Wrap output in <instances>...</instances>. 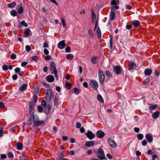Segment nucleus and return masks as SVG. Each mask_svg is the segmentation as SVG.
<instances>
[{
	"label": "nucleus",
	"instance_id": "obj_1",
	"mask_svg": "<svg viewBox=\"0 0 160 160\" xmlns=\"http://www.w3.org/2000/svg\"><path fill=\"white\" fill-rule=\"evenodd\" d=\"M50 68L52 72V73H53L56 78H58V71L56 68V63L53 62H51L50 63Z\"/></svg>",
	"mask_w": 160,
	"mask_h": 160
},
{
	"label": "nucleus",
	"instance_id": "obj_2",
	"mask_svg": "<svg viewBox=\"0 0 160 160\" xmlns=\"http://www.w3.org/2000/svg\"><path fill=\"white\" fill-rule=\"evenodd\" d=\"M44 123L45 121H44L42 120H40L38 117L36 116L34 119L33 126L38 127L40 125L44 124Z\"/></svg>",
	"mask_w": 160,
	"mask_h": 160
},
{
	"label": "nucleus",
	"instance_id": "obj_3",
	"mask_svg": "<svg viewBox=\"0 0 160 160\" xmlns=\"http://www.w3.org/2000/svg\"><path fill=\"white\" fill-rule=\"evenodd\" d=\"M98 77L100 83L102 84L105 79V76L103 72L101 70L98 71Z\"/></svg>",
	"mask_w": 160,
	"mask_h": 160
},
{
	"label": "nucleus",
	"instance_id": "obj_4",
	"mask_svg": "<svg viewBox=\"0 0 160 160\" xmlns=\"http://www.w3.org/2000/svg\"><path fill=\"white\" fill-rule=\"evenodd\" d=\"M98 157L101 160H102L105 158V154L103 149L101 148H99L98 151Z\"/></svg>",
	"mask_w": 160,
	"mask_h": 160
},
{
	"label": "nucleus",
	"instance_id": "obj_5",
	"mask_svg": "<svg viewBox=\"0 0 160 160\" xmlns=\"http://www.w3.org/2000/svg\"><path fill=\"white\" fill-rule=\"evenodd\" d=\"M36 116H34V113L32 112L29 116V118L28 120V121L27 125L30 126L32 124L33 122L34 123V120Z\"/></svg>",
	"mask_w": 160,
	"mask_h": 160
},
{
	"label": "nucleus",
	"instance_id": "obj_6",
	"mask_svg": "<svg viewBox=\"0 0 160 160\" xmlns=\"http://www.w3.org/2000/svg\"><path fill=\"white\" fill-rule=\"evenodd\" d=\"M113 72H115L117 75H118L121 73L122 70V68L119 66H115L113 67Z\"/></svg>",
	"mask_w": 160,
	"mask_h": 160
},
{
	"label": "nucleus",
	"instance_id": "obj_7",
	"mask_svg": "<svg viewBox=\"0 0 160 160\" xmlns=\"http://www.w3.org/2000/svg\"><path fill=\"white\" fill-rule=\"evenodd\" d=\"M52 94V92L51 89H48L45 95L46 100L48 102H49L50 101Z\"/></svg>",
	"mask_w": 160,
	"mask_h": 160
},
{
	"label": "nucleus",
	"instance_id": "obj_8",
	"mask_svg": "<svg viewBox=\"0 0 160 160\" xmlns=\"http://www.w3.org/2000/svg\"><path fill=\"white\" fill-rule=\"evenodd\" d=\"M90 85L95 90H97L98 88V83L95 80H92L90 81Z\"/></svg>",
	"mask_w": 160,
	"mask_h": 160
},
{
	"label": "nucleus",
	"instance_id": "obj_9",
	"mask_svg": "<svg viewBox=\"0 0 160 160\" xmlns=\"http://www.w3.org/2000/svg\"><path fill=\"white\" fill-rule=\"evenodd\" d=\"M108 142L111 147L112 148H115L117 147V144L114 140L108 138Z\"/></svg>",
	"mask_w": 160,
	"mask_h": 160
},
{
	"label": "nucleus",
	"instance_id": "obj_10",
	"mask_svg": "<svg viewBox=\"0 0 160 160\" xmlns=\"http://www.w3.org/2000/svg\"><path fill=\"white\" fill-rule=\"evenodd\" d=\"M87 137L90 139H92L95 137V135L91 131H88L87 133L86 134Z\"/></svg>",
	"mask_w": 160,
	"mask_h": 160
},
{
	"label": "nucleus",
	"instance_id": "obj_11",
	"mask_svg": "<svg viewBox=\"0 0 160 160\" xmlns=\"http://www.w3.org/2000/svg\"><path fill=\"white\" fill-rule=\"evenodd\" d=\"M65 46V41L64 40L60 41L58 44V47L59 49H63Z\"/></svg>",
	"mask_w": 160,
	"mask_h": 160
},
{
	"label": "nucleus",
	"instance_id": "obj_12",
	"mask_svg": "<svg viewBox=\"0 0 160 160\" xmlns=\"http://www.w3.org/2000/svg\"><path fill=\"white\" fill-rule=\"evenodd\" d=\"M104 135V133L100 130L98 131L96 133L97 136L100 138H102Z\"/></svg>",
	"mask_w": 160,
	"mask_h": 160
},
{
	"label": "nucleus",
	"instance_id": "obj_13",
	"mask_svg": "<svg viewBox=\"0 0 160 160\" xmlns=\"http://www.w3.org/2000/svg\"><path fill=\"white\" fill-rule=\"evenodd\" d=\"M145 138L149 142H151L152 141L153 138L151 134H146L145 135Z\"/></svg>",
	"mask_w": 160,
	"mask_h": 160
},
{
	"label": "nucleus",
	"instance_id": "obj_14",
	"mask_svg": "<svg viewBox=\"0 0 160 160\" xmlns=\"http://www.w3.org/2000/svg\"><path fill=\"white\" fill-rule=\"evenodd\" d=\"M44 108L45 113L47 114H49L50 110V106L49 104H47L46 106L44 107Z\"/></svg>",
	"mask_w": 160,
	"mask_h": 160
},
{
	"label": "nucleus",
	"instance_id": "obj_15",
	"mask_svg": "<svg viewBox=\"0 0 160 160\" xmlns=\"http://www.w3.org/2000/svg\"><path fill=\"white\" fill-rule=\"evenodd\" d=\"M46 79L48 82H52L54 81V78L52 75H49L47 76Z\"/></svg>",
	"mask_w": 160,
	"mask_h": 160
},
{
	"label": "nucleus",
	"instance_id": "obj_16",
	"mask_svg": "<svg viewBox=\"0 0 160 160\" xmlns=\"http://www.w3.org/2000/svg\"><path fill=\"white\" fill-rule=\"evenodd\" d=\"M136 67V63L133 62L131 61L130 62V64L128 66L129 69H133Z\"/></svg>",
	"mask_w": 160,
	"mask_h": 160
},
{
	"label": "nucleus",
	"instance_id": "obj_17",
	"mask_svg": "<svg viewBox=\"0 0 160 160\" xmlns=\"http://www.w3.org/2000/svg\"><path fill=\"white\" fill-rule=\"evenodd\" d=\"M152 73V70L150 68L146 69L144 71V74L145 76H150Z\"/></svg>",
	"mask_w": 160,
	"mask_h": 160
},
{
	"label": "nucleus",
	"instance_id": "obj_18",
	"mask_svg": "<svg viewBox=\"0 0 160 160\" xmlns=\"http://www.w3.org/2000/svg\"><path fill=\"white\" fill-rule=\"evenodd\" d=\"M94 145V142L93 141H89L86 142L85 146L87 147L93 146Z\"/></svg>",
	"mask_w": 160,
	"mask_h": 160
},
{
	"label": "nucleus",
	"instance_id": "obj_19",
	"mask_svg": "<svg viewBox=\"0 0 160 160\" xmlns=\"http://www.w3.org/2000/svg\"><path fill=\"white\" fill-rule=\"evenodd\" d=\"M116 16V13L114 12V10H111L110 15V18L111 20L112 21L114 20Z\"/></svg>",
	"mask_w": 160,
	"mask_h": 160
},
{
	"label": "nucleus",
	"instance_id": "obj_20",
	"mask_svg": "<svg viewBox=\"0 0 160 160\" xmlns=\"http://www.w3.org/2000/svg\"><path fill=\"white\" fill-rule=\"evenodd\" d=\"M140 22L138 20H135L132 22V25L135 28L138 27L140 25Z\"/></svg>",
	"mask_w": 160,
	"mask_h": 160
},
{
	"label": "nucleus",
	"instance_id": "obj_21",
	"mask_svg": "<svg viewBox=\"0 0 160 160\" xmlns=\"http://www.w3.org/2000/svg\"><path fill=\"white\" fill-rule=\"evenodd\" d=\"M27 86L28 85L27 84H23L20 87L19 89L21 91H23L26 89Z\"/></svg>",
	"mask_w": 160,
	"mask_h": 160
},
{
	"label": "nucleus",
	"instance_id": "obj_22",
	"mask_svg": "<svg viewBox=\"0 0 160 160\" xmlns=\"http://www.w3.org/2000/svg\"><path fill=\"white\" fill-rule=\"evenodd\" d=\"M159 116V113L158 111L154 112L152 114V117L154 119H156Z\"/></svg>",
	"mask_w": 160,
	"mask_h": 160
},
{
	"label": "nucleus",
	"instance_id": "obj_23",
	"mask_svg": "<svg viewBox=\"0 0 160 160\" xmlns=\"http://www.w3.org/2000/svg\"><path fill=\"white\" fill-rule=\"evenodd\" d=\"M31 32V31L30 29L29 28H27L25 29V30L24 31V34L27 37H28L30 33Z\"/></svg>",
	"mask_w": 160,
	"mask_h": 160
},
{
	"label": "nucleus",
	"instance_id": "obj_24",
	"mask_svg": "<svg viewBox=\"0 0 160 160\" xmlns=\"http://www.w3.org/2000/svg\"><path fill=\"white\" fill-rule=\"evenodd\" d=\"M105 74L106 76L109 78H112V74L108 70L105 71Z\"/></svg>",
	"mask_w": 160,
	"mask_h": 160
},
{
	"label": "nucleus",
	"instance_id": "obj_25",
	"mask_svg": "<svg viewBox=\"0 0 160 160\" xmlns=\"http://www.w3.org/2000/svg\"><path fill=\"white\" fill-rule=\"evenodd\" d=\"M23 148V144L20 142L18 143L17 144V149L18 150H21Z\"/></svg>",
	"mask_w": 160,
	"mask_h": 160
},
{
	"label": "nucleus",
	"instance_id": "obj_26",
	"mask_svg": "<svg viewBox=\"0 0 160 160\" xmlns=\"http://www.w3.org/2000/svg\"><path fill=\"white\" fill-rule=\"evenodd\" d=\"M73 57L74 56L72 54H69L67 55L66 58L68 60L71 61Z\"/></svg>",
	"mask_w": 160,
	"mask_h": 160
},
{
	"label": "nucleus",
	"instance_id": "obj_27",
	"mask_svg": "<svg viewBox=\"0 0 160 160\" xmlns=\"http://www.w3.org/2000/svg\"><path fill=\"white\" fill-rule=\"evenodd\" d=\"M98 58L97 56H95L92 58L91 59L92 62L94 64H96L97 63V60Z\"/></svg>",
	"mask_w": 160,
	"mask_h": 160
},
{
	"label": "nucleus",
	"instance_id": "obj_28",
	"mask_svg": "<svg viewBox=\"0 0 160 160\" xmlns=\"http://www.w3.org/2000/svg\"><path fill=\"white\" fill-rule=\"evenodd\" d=\"M97 34L98 37L100 38L101 37V33L100 30V29L99 27L98 28L97 30Z\"/></svg>",
	"mask_w": 160,
	"mask_h": 160
},
{
	"label": "nucleus",
	"instance_id": "obj_29",
	"mask_svg": "<svg viewBox=\"0 0 160 160\" xmlns=\"http://www.w3.org/2000/svg\"><path fill=\"white\" fill-rule=\"evenodd\" d=\"M29 112H32V110L34 108V107L33 106V103L32 102H30L29 103Z\"/></svg>",
	"mask_w": 160,
	"mask_h": 160
},
{
	"label": "nucleus",
	"instance_id": "obj_30",
	"mask_svg": "<svg viewBox=\"0 0 160 160\" xmlns=\"http://www.w3.org/2000/svg\"><path fill=\"white\" fill-rule=\"evenodd\" d=\"M158 106L157 104L154 105H150L149 106V109H150L154 110L157 108Z\"/></svg>",
	"mask_w": 160,
	"mask_h": 160
},
{
	"label": "nucleus",
	"instance_id": "obj_31",
	"mask_svg": "<svg viewBox=\"0 0 160 160\" xmlns=\"http://www.w3.org/2000/svg\"><path fill=\"white\" fill-rule=\"evenodd\" d=\"M10 13L12 16L14 17L17 15V12L16 10H13L11 11Z\"/></svg>",
	"mask_w": 160,
	"mask_h": 160
},
{
	"label": "nucleus",
	"instance_id": "obj_32",
	"mask_svg": "<svg viewBox=\"0 0 160 160\" xmlns=\"http://www.w3.org/2000/svg\"><path fill=\"white\" fill-rule=\"evenodd\" d=\"M119 0H112L111 2V4L112 5H116L119 3Z\"/></svg>",
	"mask_w": 160,
	"mask_h": 160
},
{
	"label": "nucleus",
	"instance_id": "obj_33",
	"mask_svg": "<svg viewBox=\"0 0 160 160\" xmlns=\"http://www.w3.org/2000/svg\"><path fill=\"white\" fill-rule=\"evenodd\" d=\"M54 104L55 105H57L58 104L59 99L58 98L55 97L54 100Z\"/></svg>",
	"mask_w": 160,
	"mask_h": 160
},
{
	"label": "nucleus",
	"instance_id": "obj_34",
	"mask_svg": "<svg viewBox=\"0 0 160 160\" xmlns=\"http://www.w3.org/2000/svg\"><path fill=\"white\" fill-rule=\"evenodd\" d=\"M98 99L101 102H103L104 100L102 96L100 94H98L97 96Z\"/></svg>",
	"mask_w": 160,
	"mask_h": 160
},
{
	"label": "nucleus",
	"instance_id": "obj_35",
	"mask_svg": "<svg viewBox=\"0 0 160 160\" xmlns=\"http://www.w3.org/2000/svg\"><path fill=\"white\" fill-rule=\"evenodd\" d=\"M23 12V8L22 6H21L18 8V12L19 14H22Z\"/></svg>",
	"mask_w": 160,
	"mask_h": 160
},
{
	"label": "nucleus",
	"instance_id": "obj_36",
	"mask_svg": "<svg viewBox=\"0 0 160 160\" xmlns=\"http://www.w3.org/2000/svg\"><path fill=\"white\" fill-rule=\"evenodd\" d=\"M8 5L9 8H13L16 5V3L14 2L12 3L8 4Z\"/></svg>",
	"mask_w": 160,
	"mask_h": 160
},
{
	"label": "nucleus",
	"instance_id": "obj_37",
	"mask_svg": "<svg viewBox=\"0 0 160 160\" xmlns=\"http://www.w3.org/2000/svg\"><path fill=\"white\" fill-rule=\"evenodd\" d=\"M92 19L93 21L95 20L96 18V16L95 13L92 9Z\"/></svg>",
	"mask_w": 160,
	"mask_h": 160
},
{
	"label": "nucleus",
	"instance_id": "obj_38",
	"mask_svg": "<svg viewBox=\"0 0 160 160\" xmlns=\"http://www.w3.org/2000/svg\"><path fill=\"white\" fill-rule=\"evenodd\" d=\"M88 34H89V36L91 37V38L93 37V33L92 31L91 30V29L88 30Z\"/></svg>",
	"mask_w": 160,
	"mask_h": 160
},
{
	"label": "nucleus",
	"instance_id": "obj_39",
	"mask_svg": "<svg viewBox=\"0 0 160 160\" xmlns=\"http://www.w3.org/2000/svg\"><path fill=\"white\" fill-rule=\"evenodd\" d=\"M7 155L9 158H12L14 157V155L12 152H9L7 153Z\"/></svg>",
	"mask_w": 160,
	"mask_h": 160
},
{
	"label": "nucleus",
	"instance_id": "obj_40",
	"mask_svg": "<svg viewBox=\"0 0 160 160\" xmlns=\"http://www.w3.org/2000/svg\"><path fill=\"white\" fill-rule=\"evenodd\" d=\"M74 92L76 94H78L79 93V90L77 88H74Z\"/></svg>",
	"mask_w": 160,
	"mask_h": 160
},
{
	"label": "nucleus",
	"instance_id": "obj_41",
	"mask_svg": "<svg viewBox=\"0 0 160 160\" xmlns=\"http://www.w3.org/2000/svg\"><path fill=\"white\" fill-rule=\"evenodd\" d=\"M20 23L21 25H22L25 27H27L28 26V24L25 22L24 20L22 21Z\"/></svg>",
	"mask_w": 160,
	"mask_h": 160
},
{
	"label": "nucleus",
	"instance_id": "obj_42",
	"mask_svg": "<svg viewBox=\"0 0 160 160\" xmlns=\"http://www.w3.org/2000/svg\"><path fill=\"white\" fill-rule=\"evenodd\" d=\"M137 137L139 140H141L143 139V136L142 134H139L138 135Z\"/></svg>",
	"mask_w": 160,
	"mask_h": 160
},
{
	"label": "nucleus",
	"instance_id": "obj_43",
	"mask_svg": "<svg viewBox=\"0 0 160 160\" xmlns=\"http://www.w3.org/2000/svg\"><path fill=\"white\" fill-rule=\"evenodd\" d=\"M38 111L40 112H42L43 110V108L41 106H38Z\"/></svg>",
	"mask_w": 160,
	"mask_h": 160
},
{
	"label": "nucleus",
	"instance_id": "obj_44",
	"mask_svg": "<svg viewBox=\"0 0 160 160\" xmlns=\"http://www.w3.org/2000/svg\"><path fill=\"white\" fill-rule=\"evenodd\" d=\"M26 49L27 52H29L31 50V48L29 45H27L26 46Z\"/></svg>",
	"mask_w": 160,
	"mask_h": 160
},
{
	"label": "nucleus",
	"instance_id": "obj_45",
	"mask_svg": "<svg viewBox=\"0 0 160 160\" xmlns=\"http://www.w3.org/2000/svg\"><path fill=\"white\" fill-rule=\"evenodd\" d=\"M2 68L3 70L4 71H7V70L8 68V66L7 65H4L2 67Z\"/></svg>",
	"mask_w": 160,
	"mask_h": 160
},
{
	"label": "nucleus",
	"instance_id": "obj_46",
	"mask_svg": "<svg viewBox=\"0 0 160 160\" xmlns=\"http://www.w3.org/2000/svg\"><path fill=\"white\" fill-rule=\"evenodd\" d=\"M65 86L67 87H68L69 88H71L72 85L70 83L68 82L66 83Z\"/></svg>",
	"mask_w": 160,
	"mask_h": 160
},
{
	"label": "nucleus",
	"instance_id": "obj_47",
	"mask_svg": "<svg viewBox=\"0 0 160 160\" xmlns=\"http://www.w3.org/2000/svg\"><path fill=\"white\" fill-rule=\"evenodd\" d=\"M119 6L118 5H115L112 7L111 10H114V9H118L119 8Z\"/></svg>",
	"mask_w": 160,
	"mask_h": 160
},
{
	"label": "nucleus",
	"instance_id": "obj_48",
	"mask_svg": "<svg viewBox=\"0 0 160 160\" xmlns=\"http://www.w3.org/2000/svg\"><path fill=\"white\" fill-rule=\"evenodd\" d=\"M20 68L17 67L15 69V72L16 73H18L20 72Z\"/></svg>",
	"mask_w": 160,
	"mask_h": 160
},
{
	"label": "nucleus",
	"instance_id": "obj_49",
	"mask_svg": "<svg viewBox=\"0 0 160 160\" xmlns=\"http://www.w3.org/2000/svg\"><path fill=\"white\" fill-rule=\"evenodd\" d=\"M16 58V55L14 54H12L11 56V58L12 59H15Z\"/></svg>",
	"mask_w": 160,
	"mask_h": 160
},
{
	"label": "nucleus",
	"instance_id": "obj_50",
	"mask_svg": "<svg viewBox=\"0 0 160 160\" xmlns=\"http://www.w3.org/2000/svg\"><path fill=\"white\" fill-rule=\"evenodd\" d=\"M132 27V26L131 25H127L126 26V28L128 30H130Z\"/></svg>",
	"mask_w": 160,
	"mask_h": 160
},
{
	"label": "nucleus",
	"instance_id": "obj_51",
	"mask_svg": "<svg viewBox=\"0 0 160 160\" xmlns=\"http://www.w3.org/2000/svg\"><path fill=\"white\" fill-rule=\"evenodd\" d=\"M76 128H80L81 126V123L78 122H77L76 123Z\"/></svg>",
	"mask_w": 160,
	"mask_h": 160
},
{
	"label": "nucleus",
	"instance_id": "obj_52",
	"mask_svg": "<svg viewBox=\"0 0 160 160\" xmlns=\"http://www.w3.org/2000/svg\"><path fill=\"white\" fill-rule=\"evenodd\" d=\"M44 53L46 55H48L49 53V51L47 49L45 48L44 50Z\"/></svg>",
	"mask_w": 160,
	"mask_h": 160
},
{
	"label": "nucleus",
	"instance_id": "obj_53",
	"mask_svg": "<svg viewBox=\"0 0 160 160\" xmlns=\"http://www.w3.org/2000/svg\"><path fill=\"white\" fill-rule=\"evenodd\" d=\"M41 104L43 107L46 106L47 104H46V102L44 100H43L41 102Z\"/></svg>",
	"mask_w": 160,
	"mask_h": 160
},
{
	"label": "nucleus",
	"instance_id": "obj_54",
	"mask_svg": "<svg viewBox=\"0 0 160 160\" xmlns=\"http://www.w3.org/2000/svg\"><path fill=\"white\" fill-rule=\"evenodd\" d=\"M142 145L145 146L147 145V142L146 140H144L142 141Z\"/></svg>",
	"mask_w": 160,
	"mask_h": 160
},
{
	"label": "nucleus",
	"instance_id": "obj_55",
	"mask_svg": "<svg viewBox=\"0 0 160 160\" xmlns=\"http://www.w3.org/2000/svg\"><path fill=\"white\" fill-rule=\"evenodd\" d=\"M38 99V97L36 95H34V99H33L34 102V103H36Z\"/></svg>",
	"mask_w": 160,
	"mask_h": 160
},
{
	"label": "nucleus",
	"instance_id": "obj_56",
	"mask_svg": "<svg viewBox=\"0 0 160 160\" xmlns=\"http://www.w3.org/2000/svg\"><path fill=\"white\" fill-rule=\"evenodd\" d=\"M32 59L35 61H37L38 59V58L37 56H34L32 57Z\"/></svg>",
	"mask_w": 160,
	"mask_h": 160
},
{
	"label": "nucleus",
	"instance_id": "obj_57",
	"mask_svg": "<svg viewBox=\"0 0 160 160\" xmlns=\"http://www.w3.org/2000/svg\"><path fill=\"white\" fill-rule=\"evenodd\" d=\"M112 36L111 37L110 40V45L111 48H112Z\"/></svg>",
	"mask_w": 160,
	"mask_h": 160
},
{
	"label": "nucleus",
	"instance_id": "obj_58",
	"mask_svg": "<svg viewBox=\"0 0 160 160\" xmlns=\"http://www.w3.org/2000/svg\"><path fill=\"white\" fill-rule=\"evenodd\" d=\"M63 159H64L63 156L62 154L61 153L59 156L58 160H62Z\"/></svg>",
	"mask_w": 160,
	"mask_h": 160
},
{
	"label": "nucleus",
	"instance_id": "obj_59",
	"mask_svg": "<svg viewBox=\"0 0 160 160\" xmlns=\"http://www.w3.org/2000/svg\"><path fill=\"white\" fill-rule=\"evenodd\" d=\"M70 50H71V48H70V47H66L65 49V51H66V52H70Z\"/></svg>",
	"mask_w": 160,
	"mask_h": 160
},
{
	"label": "nucleus",
	"instance_id": "obj_60",
	"mask_svg": "<svg viewBox=\"0 0 160 160\" xmlns=\"http://www.w3.org/2000/svg\"><path fill=\"white\" fill-rule=\"evenodd\" d=\"M12 78L14 80H16L18 78L17 75L16 74L13 75L12 76Z\"/></svg>",
	"mask_w": 160,
	"mask_h": 160
},
{
	"label": "nucleus",
	"instance_id": "obj_61",
	"mask_svg": "<svg viewBox=\"0 0 160 160\" xmlns=\"http://www.w3.org/2000/svg\"><path fill=\"white\" fill-rule=\"evenodd\" d=\"M43 48H48V44L47 42H45L43 43Z\"/></svg>",
	"mask_w": 160,
	"mask_h": 160
},
{
	"label": "nucleus",
	"instance_id": "obj_62",
	"mask_svg": "<svg viewBox=\"0 0 160 160\" xmlns=\"http://www.w3.org/2000/svg\"><path fill=\"white\" fill-rule=\"evenodd\" d=\"M51 59V57L49 55H48L45 57V59L47 60H49Z\"/></svg>",
	"mask_w": 160,
	"mask_h": 160
},
{
	"label": "nucleus",
	"instance_id": "obj_63",
	"mask_svg": "<svg viewBox=\"0 0 160 160\" xmlns=\"http://www.w3.org/2000/svg\"><path fill=\"white\" fill-rule=\"evenodd\" d=\"M134 130L136 132L138 133L140 130L137 127H135L134 128Z\"/></svg>",
	"mask_w": 160,
	"mask_h": 160
},
{
	"label": "nucleus",
	"instance_id": "obj_64",
	"mask_svg": "<svg viewBox=\"0 0 160 160\" xmlns=\"http://www.w3.org/2000/svg\"><path fill=\"white\" fill-rule=\"evenodd\" d=\"M28 64V63L26 62H24L22 63L21 66L22 67H24L26 66Z\"/></svg>",
	"mask_w": 160,
	"mask_h": 160
}]
</instances>
